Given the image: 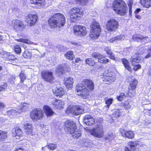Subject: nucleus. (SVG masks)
<instances>
[{"label": "nucleus", "mask_w": 151, "mask_h": 151, "mask_svg": "<svg viewBox=\"0 0 151 151\" xmlns=\"http://www.w3.org/2000/svg\"><path fill=\"white\" fill-rule=\"evenodd\" d=\"M91 55L93 58H96L99 59V58H105L106 56H103V55H101L99 53L97 52H94Z\"/></svg>", "instance_id": "ea45409f"}, {"label": "nucleus", "mask_w": 151, "mask_h": 151, "mask_svg": "<svg viewBox=\"0 0 151 151\" xmlns=\"http://www.w3.org/2000/svg\"><path fill=\"white\" fill-rule=\"evenodd\" d=\"M29 104L23 103L21 106H18L17 107L20 108L19 109L21 110V113L22 111L28 110L29 109Z\"/></svg>", "instance_id": "7c9ffc66"}, {"label": "nucleus", "mask_w": 151, "mask_h": 151, "mask_svg": "<svg viewBox=\"0 0 151 151\" xmlns=\"http://www.w3.org/2000/svg\"><path fill=\"white\" fill-rule=\"evenodd\" d=\"M132 39L134 41L137 42H149V40L148 37H144L141 35H134L133 36Z\"/></svg>", "instance_id": "dca6fc26"}, {"label": "nucleus", "mask_w": 151, "mask_h": 151, "mask_svg": "<svg viewBox=\"0 0 151 151\" xmlns=\"http://www.w3.org/2000/svg\"><path fill=\"white\" fill-rule=\"evenodd\" d=\"M12 134L13 136L14 137H16V138L18 139L21 137L22 134V130L19 127H16L15 128H14L12 130Z\"/></svg>", "instance_id": "bb28decb"}, {"label": "nucleus", "mask_w": 151, "mask_h": 151, "mask_svg": "<svg viewBox=\"0 0 151 151\" xmlns=\"http://www.w3.org/2000/svg\"><path fill=\"white\" fill-rule=\"evenodd\" d=\"M83 122L88 125L91 126L94 124L95 120L91 116L86 115L83 118Z\"/></svg>", "instance_id": "6ab92c4d"}, {"label": "nucleus", "mask_w": 151, "mask_h": 151, "mask_svg": "<svg viewBox=\"0 0 151 151\" xmlns=\"http://www.w3.org/2000/svg\"><path fill=\"white\" fill-rule=\"evenodd\" d=\"M141 4L147 8H148L151 6V0H140Z\"/></svg>", "instance_id": "c756f323"}, {"label": "nucleus", "mask_w": 151, "mask_h": 151, "mask_svg": "<svg viewBox=\"0 0 151 151\" xmlns=\"http://www.w3.org/2000/svg\"><path fill=\"white\" fill-rule=\"evenodd\" d=\"M65 129L68 133L70 132L76 127V123L72 121L67 120L65 122Z\"/></svg>", "instance_id": "4468645a"}, {"label": "nucleus", "mask_w": 151, "mask_h": 151, "mask_svg": "<svg viewBox=\"0 0 151 151\" xmlns=\"http://www.w3.org/2000/svg\"><path fill=\"white\" fill-rule=\"evenodd\" d=\"M148 51V53L145 57V58H147L151 56V45L150 47L149 48Z\"/></svg>", "instance_id": "4d7b16f0"}, {"label": "nucleus", "mask_w": 151, "mask_h": 151, "mask_svg": "<svg viewBox=\"0 0 151 151\" xmlns=\"http://www.w3.org/2000/svg\"><path fill=\"white\" fill-rule=\"evenodd\" d=\"M67 70H65V67H63L62 65H60L58 66L57 70V73L59 74V75L65 73V71Z\"/></svg>", "instance_id": "2f4dec72"}, {"label": "nucleus", "mask_w": 151, "mask_h": 151, "mask_svg": "<svg viewBox=\"0 0 151 151\" xmlns=\"http://www.w3.org/2000/svg\"><path fill=\"white\" fill-rule=\"evenodd\" d=\"M115 137L114 134L112 133H109V134L105 138L106 140L109 139V140H111L113 139Z\"/></svg>", "instance_id": "de8ad7c7"}, {"label": "nucleus", "mask_w": 151, "mask_h": 151, "mask_svg": "<svg viewBox=\"0 0 151 151\" xmlns=\"http://www.w3.org/2000/svg\"><path fill=\"white\" fill-rule=\"evenodd\" d=\"M48 23L51 28L59 27L64 25L65 23V18L61 14H56L49 19Z\"/></svg>", "instance_id": "f257e3e1"}, {"label": "nucleus", "mask_w": 151, "mask_h": 151, "mask_svg": "<svg viewBox=\"0 0 151 151\" xmlns=\"http://www.w3.org/2000/svg\"><path fill=\"white\" fill-rule=\"evenodd\" d=\"M141 11V9L140 8H138L136 9L134 12V13L135 14H137L138 13Z\"/></svg>", "instance_id": "e2e57ef3"}, {"label": "nucleus", "mask_w": 151, "mask_h": 151, "mask_svg": "<svg viewBox=\"0 0 151 151\" xmlns=\"http://www.w3.org/2000/svg\"><path fill=\"white\" fill-rule=\"evenodd\" d=\"M115 80V77L114 76H107L104 78L103 81H104L113 82Z\"/></svg>", "instance_id": "c9c22d12"}, {"label": "nucleus", "mask_w": 151, "mask_h": 151, "mask_svg": "<svg viewBox=\"0 0 151 151\" xmlns=\"http://www.w3.org/2000/svg\"><path fill=\"white\" fill-rule=\"evenodd\" d=\"M113 99H109L106 100L105 101L106 104H107L106 106L107 108H109L110 105L112 103Z\"/></svg>", "instance_id": "3c124183"}, {"label": "nucleus", "mask_w": 151, "mask_h": 151, "mask_svg": "<svg viewBox=\"0 0 151 151\" xmlns=\"http://www.w3.org/2000/svg\"><path fill=\"white\" fill-rule=\"evenodd\" d=\"M107 29L110 32L114 31L118 28L119 23L117 20L114 19L109 20L106 25Z\"/></svg>", "instance_id": "423d86ee"}, {"label": "nucleus", "mask_w": 151, "mask_h": 151, "mask_svg": "<svg viewBox=\"0 0 151 151\" xmlns=\"http://www.w3.org/2000/svg\"><path fill=\"white\" fill-rule=\"evenodd\" d=\"M37 0H31L30 2L31 3L34 4H37Z\"/></svg>", "instance_id": "0e129e2a"}, {"label": "nucleus", "mask_w": 151, "mask_h": 151, "mask_svg": "<svg viewBox=\"0 0 151 151\" xmlns=\"http://www.w3.org/2000/svg\"><path fill=\"white\" fill-rule=\"evenodd\" d=\"M41 74L42 78L45 81L52 82L54 79L53 73L49 70L43 71Z\"/></svg>", "instance_id": "9d476101"}, {"label": "nucleus", "mask_w": 151, "mask_h": 151, "mask_svg": "<svg viewBox=\"0 0 151 151\" xmlns=\"http://www.w3.org/2000/svg\"><path fill=\"white\" fill-rule=\"evenodd\" d=\"M23 56L26 58L29 59L31 58L32 55L28 51H25L23 54Z\"/></svg>", "instance_id": "79ce46f5"}, {"label": "nucleus", "mask_w": 151, "mask_h": 151, "mask_svg": "<svg viewBox=\"0 0 151 151\" xmlns=\"http://www.w3.org/2000/svg\"><path fill=\"white\" fill-rule=\"evenodd\" d=\"M16 77L14 76H11L10 77L9 80V81L11 84H13L14 83V80H15Z\"/></svg>", "instance_id": "6e6d98bb"}, {"label": "nucleus", "mask_w": 151, "mask_h": 151, "mask_svg": "<svg viewBox=\"0 0 151 151\" xmlns=\"http://www.w3.org/2000/svg\"><path fill=\"white\" fill-rule=\"evenodd\" d=\"M43 109L45 114L47 116H52L54 114V112L51 108L48 106H44Z\"/></svg>", "instance_id": "c85d7f7f"}, {"label": "nucleus", "mask_w": 151, "mask_h": 151, "mask_svg": "<svg viewBox=\"0 0 151 151\" xmlns=\"http://www.w3.org/2000/svg\"><path fill=\"white\" fill-rule=\"evenodd\" d=\"M7 85L6 83L3 84L0 86V91H4L6 88Z\"/></svg>", "instance_id": "5fc2aeb1"}, {"label": "nucleus", "mask_w": 151, "mask_h": 151, "mask_svg": "<svg viewBox=\"0 0 151 151\" xmlns=\"http://www.w3.org/2000/svg\"><path fill=\"white\" fill-rule=\"evenodd\" d=\"M48 148L50 150H53L57 147V145L54 144L50 143L47 145Z\"/></svg>", "instance_id": "49530a36"}, {"label": "nucleus", "mask_w": 151, "mask_h": 151, "mask_svg": "<svg viewBox=\"0 0 151 151\" xmlns=\"http://www.w3.org/2000/svg\"><path fill=\"white\" fill-rule=\"evenodd\" d=\"M56 48L58 50L60 51L63 52L64 50V47L61 45H58Z\"/></svg>", "instance_id": "864d4df0"}, {"label": "nucleus", "mask_w": 151, "mask_h": 151, "mask_svg": "<svg viewBox=\"0 0 151 151\" xmlns=\"http://www.w3.org/2000/svg\"><path fill=\"white\" fill-rule=\"evenodd\" d=\"M137 83V81L134 79L131 82L130 86L128 87V95L131 97L134 96L135 91V89Z\"/></svg>", "instance_id": "ddd939ff"}, {"label": "nucleus", "mask_w": 151, "mask_h": 151, "mask_svg": "<svg viewBox=\"0 0 151 151\" xmlns=\"http://www.w3.org/2000/svg\"><path fill=\"white\" fill-rule=\"evenodd\" d=\"M37 16L35 14H30L26 18V21L31 26L37 21Z\"/></svg>", "instance_id": "f3484780"}, {"label": "nucleus", "mask_w": 151, "mask_h": 151, "mask_svg": "<svg viewBox=\"0 0 151 151\" xmlns=\"http://www.w3.org/2000/svg\"><path fill=\"white\" fill-rule=\"evenodd\" d=\"M14 50L16 54H19L21 51V48L19 46H16L14 48Z\"/></svg>", "instance_id": "8fccbe9b"}, {"label": "nucleus", "mask_w": 151, "mask_h": 151, "mask_svg": "<svg viewBox=\"0 0 151 151\" xmlns=\"http://www.w3.org/2000/svg\"><path fill=\"white\" fill-rule=\"evenodd\" d=\"M138 144V142L134 141L129 142L128 143V147L125 148V151H136L137 147Z\"/></svg>", "instance_id": "2eb2a0df"}, {"label": "nucleus", "mask_w": 151, "mask_h": 151, "mask_svg": "<svg viewBox=\"0 0 151 151\" xmlns=\"http://www.w3.org/2000/svg\"><path fill=\"white\" fill-rule=\"evenodd\" d=\"M122 62L124 67L128 70H131V68L129 65L128 60L125 58H123L122 60Z\"/></svg>", "instance_id": "473e14b6"}, {"label": "nucleus", "mask_w": 151, "mask_h": 151, "mask_svg": "<svg viewBox=\"0 0 151 151\" xmlns=\"http://www.w3.org/2000/svg\"><path fill=\"white\" fill-rule=\"evenodd\" d=\"M139 54L136 53L134 54L130 59V61L132 65H134L135 63H136L139 62V61L141 60V58L139 56Z\"/></svg>", "instance_id": "a878e982"}, {"label": "nucleus", "mask_w": 151, "mask_h": 151, "mask_svg": "<svg viewBox=\"0 0 151 151\" xmlns=\"http://www.w3.org/2000/svg\"><path fill=\"white\" fill-rule=\"evenodd\" d=\"M110 50L111 48L108 47H106L104 48V50L105 52H106V53L107 52H108Z\"/></svg>", "instance_id": "69168bd1"}, {"label": "nucleus", "mask_w": 151, "mask_h": 151, "mask_svg": "<svg viewBox=\"0 0 151 151\" xmlns=\"http://www.w3.org/2000/svg\"><path fill=\"white\" fill-rule=\"evenodd\" d=\"M123 36L122 35H120L114 37L112 38V39L110 40V41L111 42H112L115 40H121L123 39Z\"/></svg>", "instance_id": "a18cd8bd"}, {"label": "nucleus", "mask_w": 151, "mask_h": 151, "mask_svg": "<svg viewBox=\"0 0 151 151\" xmlns=\"http://www.w3.org/2000/svg\"><path fill=\"white\" fill-rule=\"evenodd\" d=\"M114 113L112 114V116L114 117L117 118L120 116L122 114V110L116 109L114 110Z\"/></svg>", "instance_id": "e433bc0d"}, {"label": "nucleus", "mask_w": 151, "mask_h": 151, "mask_svg": "<svg viewBox=\"0 0 151 151\" xmlns=\"http://www.w3.org/2000/svg\"><path fill=\"white\" fill-rule=\"evenodd\" d=\"M12 25L14 29L17 31H22L25 27V26L23 23L18 20H13L12 21Z\"/></svg>", "instance_id": "f8f14e48"}, {"label": "nucleus", "mask_w": 151, "mask_h": 151, "mask_svg": "<svg viewBox=\"0 0 151 151\" xmlns=\"http://www.w3.org/2000/svg\"><path fill=\"white\" fill-rule=\"evenodd\" d=\"M83 83L86 87L88 91H92L94 89V84L91 80L86 79L83 81Z\"/></svg>", "instance_id": "a211bd4d"}, {"label": "nucleus", "mask_w": 151, "mask_h": 151, "mask_svg": "<svg viewBox=\"0 0 151 151\" xmlns=\"http://www.w3.org/2000/svg\"><path fill=\"white\" fill-rule=\"evenodd\" d=\"M101 28L99 24L93 22L91 24L90 36L92 39H96L99 36Z\"/></svg>", "instance_id": "7ed1b4c3"}, {"label": "nucleus", "mask_w": 151, "mask_h": 151, "mask_svg": "<svg viewBox=\"0 0 151 151\" xmlns=\"http://www.w3.org/2000/svg\"><path fill=\"white\" fill-rule=\"evenodd\" d=\"M19 77L21 79V83H23L24 81L25 80L26 76L25 74H24V72L22 71L19 75Z\"/></svg>", "instance_id": "c03bdc74"}, {"label": "nucleus", "mask_w": 151, "mask_h": 151, "mask_svg": "<svg viewBox=\"0 0 151 151\" xmlns=\"http://www.w3.org/2000/svg\"><path fill=\"white\" fill-rule=\"evenodd\" d=\"M52 104L54 109H60L63 108L64 103L61 100L55 99V101Z\"/></svg>", "instance_id": "5701e85b"}, {"label": "nucleus", "mask_w": 151, "mask_h": 151, "mask_svg": "<svg viewBox=\"0 0 151 151\" xmlns=\"http://www.w3.org/2000/svg\"><path fill=\"white\" fill-rule=\"evenodd\" d=\"M134 65H134L135 67L134 68V70H137L141 68V66L139 64H134Z\"/></svg>", "instance_id": "13d9d810"}, {"label": "nucleus", "mask_w": 151, "mask_h": 151, "mask_svg": "<svg viewBox=\"0 0 151 151\" xmlns=\"http://www.w3.org/2000/svg\"><path fill=\"white\" fill-rule=\"evenodd\" d=\"M129 15L131 16L132 15V8L131 6H130L129 7Z\"/></svg>", "instance_id": "338daca9"}, {"label": "nucleus", "mask_w": 151, "mask_h": 151, "mask_svg": "<svg viewBox=\"0 0 151 151\" xmlns=\"http://www.w3.org/2000/svg\"><path fill=\"white\" fill-rule=\"evenodd\" d=\"M90 133L91 135L97 138L102 137L104 135L103 126L102 125L97 126L91 130Z\"/></svg>", "instance_id": "39448f33"}, {"label": "nucleus", "mask_w": 151, "mask_h": 151, "mask_svg": "<svg viewBox=\"0 0 151 151\" xmlns=\"http://www.w3.org/2000/svg\"><path fill=\"white\" fill-rule=\"evenodd\" d=\"M147 73L148 75H151V67L149 69Z\"/></svg>", "instance_id": "774afa93"}, {"label": "nucleus", "mask_w": 151, "mask_h": 151, "mask_svg": "<svg viewBox=\"0 0 151 151\" xmlns=\"http://www.w3.org/2000/svg\"><path fill=\"white\" fill-rule=\"evenodd\" d=\"M113 8L115 12L121 15H124L126 13L127 7L122 0H115L113 4Z\"/></svg>", "instance_id": "f03ea898"}, {"label": "nucleus", "mask_w": 151, "mask_h": 151, "mask_svg": "<svg viewBox=\"0 0 151 151\" xmlns=\"http://www.w3.org/2000/svg\"><path fill=\"white\" fill-rule=\"evenodd\" d=\"M65 57L69 60H72L74 58L73 52L71 51H69L65 55Z\"/></svg>", "instance_id": "f704fd0d"}, {"label": "nucleus", "mask_w": 151, "mask_h": 151, "mask_svg": "<svg viewBox=\"0 0 151 151\" xmlns=\"http://www.w3.org/2000/svg\"><path fill=\"white\" fill-rule=\"evenodd\" d=\"M20 107H16L15 109H11L9 110L6 111V113L5 114L11 117L13 116L18 114L20 113L21 110H20Z\"/></svg>", "instance_id": "4be33fe9"}, {"label": "nucleus", "mask_w": 151, "mask_h": 151, "mask_svg": "<svg viewBox=\"0 0 151 151\" xmlns=\"http://www.w3.org/2000/svg\"><path fill=\"white\" fill-rule=\"evenodd\" d=\"M24 128L25 132L28 135H33L35 133L33 132V127L29 123H25L24 124Z\"/></svg>", "instance_id": "aec40b11"}, {"label": "nucleus", "mask_w": 151, "mask_h": 151, "mask_svg": "<svg viewBox=\"0 0 151 151\" xmlns=\"http://www.w3.org/2000/svg\"><path fill=\"white\" fill-rule=\"evenodd\" d=\"M81 131L79 129H77L76 127L75 129L71 131L68 133L71 134V136L74 138H78L81 135Z\"/></svg>", "instance_id": "cd10ccee"}, {"label": "nucleus", "mask_w": 151, "mask_h": 151, "mask_svg": "<svg viewBox=\"0 0 151 151\" xmlns=\"http://www.w3.org/2000/svg\"><path fill=\"white\" fill-rule=\"evenodd\" d=\"M19 42H24L27 44H29L30 43V41L27 39H19L17 40Z\"/></svg>", "instance_id": "603ef678"}, {"label": "nucleus", "mask_w": 151, "mask_h": 151, "mask_svg": "<svg viewBox=\"0 0 151 151\" xmlns=\"http://www.w3.org/2000/svg\"><path fill=\"white\" fill-rule=\"evenodd\" d=\"M44 116L43 111L41 109H37L32 111L30 113V116L32 119H40Z\"/></svg>", "instance_id": "9b49d317"}, {"label": "nucleus", "mask_w": 151, "mask_h": 151, "mask_svg": "<svg viewBox=\"0 0 151 151\" xmlns=\"http://www.w3.org/2000/svg\"><path fill=\"white\" fill-rule=\"evenodd\" d=\"M84 112L82 107L81 106H75L71 107L69 106L66 111L68 113H71L73 115H77L82 114Z\"/></svg>", "instance_id": "6e6552de"}, {"label": "nucleus", "mask_w": 151, "mask_h": 151, "mask_svg": "<svg viewBox=\"0 0 151 151\" xmlns=\"http://www.w3.org/2000/svg\"><path fill=\"white\" fill-rule=\"evenodd\" d=\"M78 95L81 96L83 99H86L89 95V92L86 89V87L83 83L78 84L76 87Z\"/></svg>", "instance_id": "20e7f679"}, {"label": "nucleus", "mask_w": 151, "mask_h": 151, "mask_svg": "<svg viewBox=\"0 0 151 151\" xmlns=\"http://www.w3.org/2000/svg\"><path fill=\"white\" fill-rule=\"evenodd\" d=\"M131 102L129 101H125L123 107L125 109H129L131 107Z\"/></svg>", "instance_id": "a19ab883"}, {"label": "nucleus", "mask_w": 151, "mask_h": 151, "mask_svg": "<svg viewBox=\"0 0 151 151\" xmlns=\"http://www.w3.org/2000/svg\"><path fill=\"white\" fill-rule=\"evenodd\" d=\"M5 57L8 60H14L17 58L14 55H12L10 53L7 52L4 55Z\"/></svg>", "instance_id": "72a5a7b5"}, {"label": "nucleus", "mask_w": 151, "mask_h": 151, "mask_svg": "<svg viewBox=\"0 0 151 151\" xmlns=\"http://www.w3.org/2000/svg\"><path fill=\"white\" fill-rule=\"evenodd\" d=\"M24 149L22 147L18 146L15 151H24Z\"/></svg>", "instance_id": "bf43d9fd"}, {"label": "nucleus", "mask_w": 151, "mask_h": 151, "mask_svg": "<svg viewBox=\"0 0 151 151\" xmlns=\"http://www.w3.org/2000/svg\"><path fill=\"white\" fill-rule=\"evenodd\" d=\"M74 32L76 35L81 37L85 36L87 33L86 28L81 25H76L74 27Z\"/></svg>", "instance_id": "1a4fd4ad"}, {"label": "nucleus", "mask_w": 151, "mask_h": 151, "mask_svg": "<svg viewBox=\"0 0 151 151\" xmlns=\"http://www.w3.org/2000/svg\"><path fill=\"white\" fill-rule=\"evenodd\" d=\"M121 133L122 136L129 139H132L134 137V134L132 131H127L123 129L122 130Z\"/></svg>", "instance_id": "393cba45"}, {"label": "nucleus", "mask_w": 151, "mask_h": 151, "mask_svg": "<svg viewBox=\"0 0 151 151\" xmlns=\"http://www.w3.org/2000/svg\"><path fill=\"white\" fill-rule=\"evenodd\" d=\"M75 2L77 4L84 5L87 3L88 0H75Z\"/></svg>", "instance_id": "37998d69"}, {"label": "nucleus", "mask_w": 151, "mask_h": 151, "mask_svg": "<svg viewBox=\"0 0 151 151\" xmlns=\"http://www.w3.org/2000/svg\"><path fill=\"white\" fill-rule=\"evenodd\" d=\"M70 18L71 20L74 22V20H76L80 17L82 14V12L80 9L76 7L71 9L69 12Z\"/></svg>", "instance_id": "0eeeda50"}, {"label": "nucleus", "mask_w": 151, "mask_h": 151, "mask_svg": "<svg viewBox=\"0 0 151 151\" xmlns=\"http://www.w3.org/2000/svg\"><path fill=\"white\" fill-rule=\"evenodd\" d=\"M85 63L90 66H93L95 64L94 60L92 58H87L85 60Z\"/></svg>", "instance_id": "58836bf2"}, {"label": "nucleus", "mask_w": 151, "mask_h": 151, "mask_svg": "<svg viewBox=\"0 0 151 151\" xmlns=\"http://www.w3.org/2000/svg\"><path fill=\"white\" fill-rule=\"evenodd\" d=\"M126 97V95L124 93H122L119 96H117L116 98L118 100L121 101L125 98Z\"/></svg>", "instance_id": "09e8293b"}, {"label": "nucleus", "mask_w": 151, "mask_h": 151, "mask_svg": "<svg viewBox=\"0 0 151 151\" xmlns=\"http://www.w3.org/2000/svg\"><path fill=\"white\" fill-rule=\"evenodd\" d=\"M64 83L67 88L68 89H71L73 87L74 83L73 79L70 77L68 78H65L64 79Z\"/></svg>", "instance_id": "412c9836"}, {"label": "nucleus", "mask_w": 151, "mask_h": 151, "mask_svg": "<svg viewBox=\"0 0 151 151\" xmlns=\"http://www.w3.org/2000/svg\"><path fill=\"white\" fill-rule=\"evenodd\" d=\"M102 62H101V63H104L105 64L109 62V60L108 59L105 58L103 59Z\"/></svg>", "instance_id": "052dcab7"}, {"label": "nucleus", "mask_w": 151, "mask_h": 151, "mask_svg": "<svg viewBox=\"0 0 151 151\" xmlns=\"http://www.w3.org/2000/svg\"><path fill=\"white\" fill-rule=\"evenodd\" d=\"M7 137V132L0 131V141H3Z\"/></svg>", "instance_id": "4c0bfd02"}, {"label": "nucleus", "mask_w": 151, "mask_h": 151, "mask_svg": "<svg viewBox=\"0 0 151 151\" xmlns=\"http://www.w3.org/2000/svg\"><path fill=\"white\" fill-rule=\"evenodd\" d=\"M53 92L55 93V96L59 97H62L65 94L63 89L61 87H57L55 91H53Z\"/></svg>", "instance_id": "b1692460"}, {"label": "nucleus", "mask_w": 151, "mask_h": 151, "mask_svg": "<svg viewBox=\"0 0 151 151\" xmlns=\"http://www.w3.org/2000/svg\"><path fill=\"white\" fill-rule=\"evenodd\" d=\"M109 57L111 59L115 60V57L114 54L112 52L109 55Z\"/></svg>", "instance_id": "680f3d73"}]
</instances>
